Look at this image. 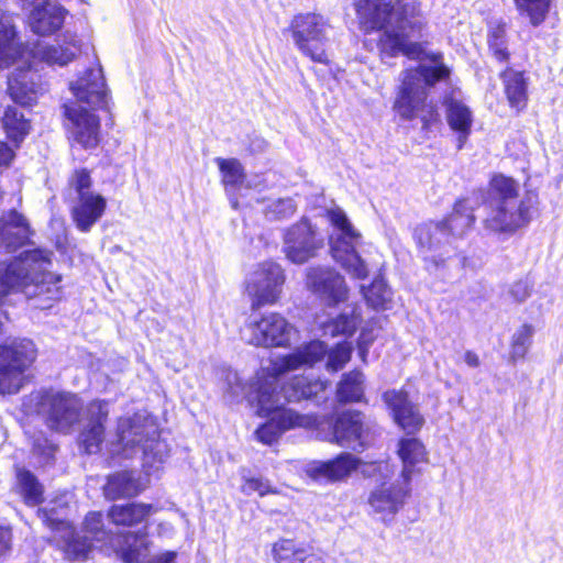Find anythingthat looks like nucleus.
<instances>
[{
    "mask_svg": "<svg viewBox=\"0 0 563 563\" xmlns=\"http://www.w3.org/2000/svg\"><path fill=\"white\" fill-rule=\"evenodd\" d=\"M360 23L366 30L379 29L380 53L394 57L404 54L418 59L416 68L400 74L393 109L401 120L420 119L422 128L428 129L438 121L437 104L429 100V89L450 75L441 54H427L421 44L411 38L420 32L423 22L420 5L415 0H398L396 4L385 0H358L355 2Z\"/></svg>",
    "mask_w": 563,
    "mask_h": 563,
    "instance_id": "nucleus-1",
    "label": "nucleus"
},
{
    "mask_svg": "<svg viewBox=\"0 0 563 563\" xmlns=\"http://www.w3.org/2000/svg\"><path fill=\"white\" fill-rule=\"evenodd\" d=\"M278 375L258 378L255 385L257 413L268 420L257 428L255 434L264 444H273L285 431L296 428H314L318 417L300 415L286 408L289 402L311 400L317 406L329 399L328 380L308 376H295L283 385Z\"/></svg>",
    "mask_w": 563,
    "mask_h": 563,
    "instance_id": "nucleus-2",
    "label": "nucleus"
},
{
    "mask_svg": "<svg viewBox=\"0 0 563 563\" xmlns=\"http://www.w3.org/2000/svg\"><path fill=\"white\" fill-rule=\"evenodd\" d=\"M44 517L69 560H85L93 541L111 544L124 563H140L146 556L144 533L125 532L113 537L103 528L101 512L93 511L86 516L82 536L69 522L53 518L47 510H44Z\"/></svg>",
    "mask_w": 563,
    "mask_h": 563,
    "instance_id": "nucleus-3",
    "label": "nucleus"
},
{
    "mask_svg": "<svg viewBox=\"0 0 563 563\" xmlns=\"http://www.w3.org/2000/svg\"><path fill=\"white\" fill-rule=\"evenodd\" d=\"M69 88L76 101L63 104L65 129L84 148H95L100 141V120L93 111L107 106V89L101 67L87 69L76 81L70 82Z\"/></svg>",
    "mask_w": 563,
    "mask_h": 563,
    "instance_id": "nucleus-4",
    "label": "nucleus"
},
{
    "mask_svg": "<svg viewBox=\"0 0 563 563\" xmlns=\"http://www.w3.org/2000/svg\"><path fill=\"white\" fill-rule=\"evenodd\" d=\"M484 206V227L497 234L512 235L531 221V197H520L519 184L504 175L492 178Z\"/></svg>",
    "mask_w": 563,
    "mask_h": 563,
    "instance_id": "nucleus-5",
    "label": "nucleus"
},
{
    "mask_svg": "<svg viewBox=\"0 0 563 563\" xmlns=\"http://www.w3.org/2000/svg\"><path fill=\"white\" fill-rule=\"evenodd\" d=\"M80 52V41L76 34L66 32L63 43L48 44L37 41L27 54L49 66H65ZM26 54L12 19L0 7V70L11 67Z\"/></svg>",
    "mask_w": 563,
    "mask_h": 563,
    "instance_id": "nucleus-6",
    "label": "nucleus"
},
{
    "mask_svg": "<svg viewBox=\"0 0 563 563\" xmlns=\"http://www.w3.org/2000/svg\"><path fill=\"white\" fill-rule=\"evenodd\" d=\"M118 454L125 459L141 453L144 466L153 467L163 463L168 456V445L159 439L158 424L154 417L137 412L132 417L121 418L118 422Z\"/></svg>",
    "mask_w": 563,
    "mask_h": 563,
    "instance_id": "nucleus-7",
    "label": "nucleus"
},
{
    "mask_svg": "<svg viewBox=\"0 0 563 563\" xmlns=\"http://www.w3.org/2000/svg\"><path fill=\"white\" fill-rule=\"evenodd\" d=\"M362 473L375 479L367 496L368 514L390 525L411 495V482L400 475L391 481L394 470L386 461L365 464Z\"/></svg>",
    "mask_w": 563,
    "mask_h": 563,
    "instance_id": "nucleus-8",
    "label": "nucleus"
},
{
    "mask_svg": "<svg viewBox=\"0 0 563 563\" xmlns=\"http://www.w3.org/2000/svg\"><path fill=\"white\" fill-rule=\"evenodd\" d=\"M327 218L333 227L329 240L333 260L352 277L365 279L369 272L368 265L357 251L362 244V235L355 230L342 209H329Z\"/></svg>",
    "mask_w": 563,
    "mask_h": 563,
    "instance_id": "nucleus-9",
    "label": "nucleus"
},
{
    "mask_svg": "<svg viewBox=\"0 0 563 563\" xmlns=\"http://www.w3.org/2000/svg\"><path fill=\"white\" fill-rule=\"evenodd\" d=\"M68 185L71 219L80 232L87 233L104 214L107 199L92 190L90 173L85 168L76 169Z\"/></svg>",
    "mask_w": 563,
    "mask_h": 563,
    "instance_id": "nucleus-10",
    "label": "nucleus"
},
{
    "mask_svg": "<svg viewBox=\"0 0 563 563\" xmlns=\"http://www.w3.org/2000/svg\"><path fill=\"white\" fill-rule=\"evenodd\" d=\"M352 351V345L347 342L338 343L329 351L322 341H311L278 358L274 364V371L277 375H282L301 366H312L327 355V369L338 372L351 360Z\"/></svg>",
    "mask_w": 563,
    "mask_h": 563,
    "instance_id": "nucleus-11",
    "label": "nucleus"
},
{
    "mask_svg": "<svg viewBox=\"0 0 563 563\" xmlns=\"http://www.w3.org/2000/svg\"><path fill=\"white\" fill-rule=\"evenodd\" d=\"M36 349L29 339H11L0 344V394H16L24 372L35 361Z\"/></svg>",
    "mask_w": 563,
    "mask_h": 563,
    "instance_id": "nucleus-12",
    "label": "nucleus"
},
{
    "mask_svg": "<svg viewBox=\"0 0 563 563\" xmlns=\"http://www.w3.org/2000/svg\"><path fill=\"white\" fill-rule=\"evenodd\" d=\"M412 236L429 272L438 273L448 268L449 262L455 255L456 246L449 239L444 223H421L415 228Z\"/></svg>",
    "mask_w": 563,
    "mask_h": 563,
    "instance_id": "nucleus-13",
    "label": "nucleus"
},
{
    "mask_svg": "<svg viewBox=\"0 0 563 563\" xmlns=\"http://www.w3.org/2000/svg\"><path fill=\"white\" fill-rule=\"evenodd\" d=\"M84 409L82 400L68 391H44L37 402V412L46 427L67 434L79 422Z\"/></svg>",
    "mask_w": 563,
    "mask_h": 563,
    "instance_id": "nucleus-14",
    "label": "nucleus"
},
{
    "mask_svg": "<svg viewBox=\"0 0 563 563\" xmlns=\"http://www.w3.org/2000/svg\"><path fill=\"white\" fill-rule=\"evenodd\" d=\"M330 24L317 13L296 15L290 24L292 40L298 51L314 63L329 64L325 52Z\"/></svg>",
    "mask_w": 563,
    "mask_h": 563,
    "instance_id": "nucleus-15",
    "label": "nucleus"
},
{
    "mask_svg": "<svg viewBox=\"0 0 563 563\" xmlns=\"http://www.w3.org/2000/svg\"><path fill=\"white\" fill-rule=\"evenodd\" d=\"M292 330L280 313L252 314L242 330V336L255 346H285L290 342Z\"/></svg>",
    "mask_w": 563,
    "mask_h": 563,
    "instance_id": "nucleus-16",
    "label": "nucleus"
},
{
    "mask_svg": "<svg viewBox=\"0 0 563 563\" xmlns=\"http://www.w3.org/2000/svg\"><path fill=\"white\" fill-rule=\"evenodd\" d=\"M285 274L282 266L267 261L257 265L246 279V292L251 297L253 311L265 305L275 303L282 292Z\"/></svg>",
    "mask_w": 563,
    "mask_h": 563,
    "instance_id": "nucleus-17",
    "label": "nucleus"
},
{
    "mask_svg": "<svg viewBox=\"0 0 563 563\" xmlns=\"http://www.w3.org/2000/svg\"><path fill=\"white\" fill-rule=\"evenodd\" d=\"M324 245V236L309 219L301 218L288 227L283 235V251L295 264H303L314 257Z\"/></svg>",
    "mask_w": 563,
    "mask_h": 563,
    "instance_id": "nucleus-18",
    "label": "nucleus"
},
{
    "mask_svg": "<svg viewBox=\"0 0 563 563\" xmlns=\"http://www.w3.org/2000/svg\"><path fill=\"white\" fill-rule=\"evenodd\" d=\"M373 423L356 410L341 412L332 427L330 441L354 451H363L373 439Z\"/></svg>",
    "mask_w": 563,
    "mask_h": 563,
    "instance_id": "nucleus-19",
    "label": "nucleus"
},
{
    "mask_svg": "<svg viewBox=\"0 0 563 563\" xmlns=\"http://www.w3.org/2000/svg\"><path fill=\"white\" fill-rule=\"evenodd\" d=\"M307 288L329 307L345 302L349 298V287L345 278L329 266L310 267L306 274Z\"/></svg>",
    "mask_w": 563,
    "mask_h": 563,
    "instance_id": "nucleus-20",
    "label": "nucleus"
},
{
    "mask_svg": "<svg viewBox=\"0 0 563 563\" xmlns=\"http://www.w3.org/2000/svg\"><path fill=\"white\" fill-rule=\"evenodd\" d=\"M23 9H30L29 24L38 35H51L60 30L68 14L60 4L51 0H19Z\"/></svg>",
    "mask_w": 563,
    "mask_h": 563,
    "instance_id": "nucleus-21",
    "label": "nucleus"
},
{
    "mask_svg": "<svg viewBox=\"0 0 563 563\" xmlns=\"http://www.w3.org/2000/svg\"><path fill=\"white\" fill-rule=\"evenodd\" d=\"M108 415V402L103 400H93L86 407V423L79 434V443L87 454H96L100 451Z\"/></svg>",
    "mask_w": 563,
    "mask_h": 563,
    "instance_id": "nucleus-22",
    "label": "nucleus"
},
{
    "mask_svg": "<svg viewBox=\"0 0 563 563\" xmlns=\"http://www.w3.org/2000/svg\"><path fill=\"white\" fill-rule=\"evenodd\" d=\"M360 465L358 457L345 452L332 460L310 464L307 472L314 481L334 483L350 477Z\"/></svg>",
    "mask_w": 563,
    "mask_h": 563,
    "instance_id": "nucleus-23",
    "label": "nucleus"
},
{
    "mask_svg": "<svg viewBox=\"0 0 563 563\" xmlns=\"http://www.w3.org/2000/svg\"><path fill=\"white\" fill-rule=\"evenodd\" d=\"M31 230L26 219L15 210L0 218V254L13 253L30 239Z\"/></svg>",
    "mask_w": 563,
    "mask_h": 563,
    "instance_id": "nucleus-24",
    "label": "nucleus"
},
{
    "mask_svg": "<svg viewBox=\"0 0 563 563\" xmlns=\"http://www.w3.org/2000/svg\"><path fill=\"white\" fill-rule=\"evenodd\" d=\"M386 405L393 412L395 422L407 433L420 429L423 418L416 407L408 400V395L401 390H388L383 396Z\"/></svg>",
    "mask_w": 563,
    "mask_h": 563,
    "instance_id": "nucleus-25",
    "label": "nucleus"
},
{
    "mask_svg": "<svg viewBox=\"0 0 563 563\" xmlns=\"http://www.w3.org/2000/svg\"><path fill=\"white\" fill-rule=\"evenodd\" d=\"M446 121L449 126L459 133L457 148L461 150L471 133L473 115L470 108L462 101L454 98L444 100Z\"/></svg>",
    "mask_w": 563,
    "mask_h": 563,
    "instance_id": "nucleus-26",
    "label": "nucleus"
},
{
    "mask_svg": "<svg viewBox=\"0 0 563 563\" xmlns=\"http://www.w3.org/2000/svg\"><path fill=\"white\" fill-rule=\"evenodd\" d=\"M504 90L511 108L521 111L527 107L528 82L523 73L511 68L501 73Z\"/></svg>",
    "mask_w": 563,
    "mask_h": 563,
    "instance_id": "nucleus-27",
    "label": "nucleus"
},
{
    "mask_svg": "<svg viewBox=\"0 0 563 563\" xmlns=\"http://www.w3.org/2000/svg\"><path fill=\"white\" fill-rule=\"evenodd\" d=\"M152 511V505L130 503L113 505L108 511V517L115 526L133 527L145 521Z\"/></svg>",
    "mask_w": 563,
    "mask_h": 563,
    "instance_id": "nucleus-28",
    "label": "nucleus"
},
{
    "mask_svg": "<svg viewBox=\"0 0 563 563\" xmlns=\"http://www.w3.org/2000/svg\"><path fill=\"white\" fill-rule=\"evenodd\" d=\"M441 222L445 224L449 239L454 245L455 240L462 238L474 224L473 208L468 205L467 200H459L454 206L453 212Z\"/></svg>",
    "mask_w": 563,
    "mask_h": 563,
    "instance_id": "nucleus-29",
    "label": "nucleus"
},
{
    "mask_svg": "<svg viewBox=\"0 0 563 563\" xmlns=\"http://www.w3.org/2000/svg\"><path fill=\"white\" fill-rule=\"evenodd\" d=\"M361 322V310L357 306L347 307L335 318L322 324L324 335L352 336Z\"/></svg>",
    "mask_w": 563,
    "mask_h": 563,
    "instance_id": "nucleus-30",
    "label": "nucleus"
},
{
    "mask_svg": "<svg viewBox=\"0 0 563 563\" xmlns=\"http://www.w3.org/2000/svg\"><path fill=\"white\" fill-rule=\"evenodd\" d=\"M426 449L416 438L401 439L398 443V455L402 461L400 476L411 482L415 466L426 461Z\"/></svg>",
    "mask_w": 563,
    "mask_h": 563,
    "instance_id": "nucleus-31",
    "label": "nucleus"
},
{
    "mask_svg": "<svg viewBox=\"0 0 563 563\" xmlns=\"http://www.w3.org/2000/svg\"><path fill=\"white\" fill-rule=\"evenodd\" d=\"M139 482L132 472H118L108 477L103 492L108 499L133 497L140 493Z\"/></svg>",
    "mask_w": 563,
    "mask_h": 563,
    "instance_id": "nucleus-32",
    "label": "nucleus"
},
{
    "mask_svg": "<svg viewBox=\"0 0 563 563\" xmlns=\"http://www.w3.org/2000/svg\"><path fill=\"white\" fill-rule=\"evenodd\" d=\"M364 379V374L357 369L343 374L336 386V400L340 404L363 401Z\"/></svg>",
    "mask_w": 563,
    "mask_h": 563,
    "instance_id": "nucleus-33",
    "label": "nucleus"
},
{
    "mask_svg": "<svg viewBox=\"0 0 563 563\" xmlns=\"http://www.w3.org/2000/svg\"><path fill=\"white\" fill-rule=\"evenodd\" d=\"M361 291L373 309H388L393 292L382 276H377L368 287L362 286Z\"/></svg>",
    "mask_w": 563,
    "mask_h": 563,
    "instance_id": "nucleus-34",
    "label": "nucleus"
},
{
    "mask_svg": "<svg viewBox=\"0 0 563 563\" xmlns=\"http://www.w3.org/2000/svg\"><path fill=\"white\" fill-rule=\"evenodd\" d=\"M19 493L29 506H36L43 501V487L37 478L27 470L16 473Z\"/></svg>",
    "mask_w": 563,
    "mask_h": 563,
    "instance_id": "nucleus-35",
    "label": "nucleus"
},
{
    "mask_svg": "<svg viewBox=\"0 0 563 563\" xmlns=\"http://www.w3.org/2000/svg\"><path fill=\"white\" fill-rule=\"evenodd\" d=\"M216 163L222 174V183L225 191L238 190L245 178L244 167L236 158H216Z\"/></svg>",
    "mask_w": 563,
    "mask_h": 563,
    "instance_id": "nucleus-36",
    "label": "nucleus"
},
{
    "mask_svg": "<svg viewBox=\"0 0 563 563\" xmlns=\"http://www.w3.org/2000/svg\"><path fill=\"white\" fill-rule=\"evenodd\" d=\"M309 550L294 540L283 539L273 545V558L276 563H303Z\"/></svg>",
    "mask_w": 563,
    "mask_h": 563,
    "instance_id": "nucleus-37",
    "label": "nucleus"
},
{
    "mask_svg": "<svg viewBox=\"0 0 563 563\" xmlns=\"http://www.w3.org/2000/svg\"><path fill=\"white\" fill-rule=\"evenodd\" d=\"M27 79H33V74L27 70L24 74H16L9 77L8 90L11 98L23 106H30L35 99V90L27 87Z\"/></svg>",
    "mask_w": 563,
    "mask_h": 563,
    "instance_id": "nucleus-38",
    "label": "nucleus"
},
{
    "mask_svg": "<svg viewBox=\"0 0 563 563\" xmlns=\"http://www.w3.org/2000/svg\"><path fill=\"white\" fill-rule=\"evenodd\" d=\"M3 128L13 141H21L30 130V123L16 107H7L2 118Z\"/></svg>",
    "mask_w": 563,
    "mask_h": 563,
    "instance_id": "nucleus-39",
    "label": "nucleus"
},
{
    "mask_svg": "<svg viewBox=\"0 0 563 563\" xmlns=\"http://www.w3.org/2000/svg\"><path fill=\"white\" fill-rule=\"evenodd\" d=\"M520 14L529 18L533 26L540 25L547 18L551 0H515Z\"/></svg>",
    "mask_w": 563,
    "mask_h": 563,
    "instance_id": "nucleus-40",
    "label": "nucleus"
},
{
    "mask_svg": "<svg viewBox=\"0 0 563 563\" xmlns=\"http://www.w3.org/2000/svg\"><path fill=\"white\" fill-rule=\"evenodd\" d=\"M297 211V203L292 198H278L269 201L264 213L269 221L287 220Z\"/></svg>",
    "mask_w": 563,
    "mask_h": 563,
    "instance_id": "nucleus-41",
    "label": "nucleus"
},
{
    "mask_svg": "<svg viewBox=\"0 0 563 563\" xmlns=\"http://www.w3.org/2000/svg\"><path fill=\"white\" fill-rule=\"evenodd\" d=\"M533 332L534 330L530 324H523L516 331L512 336L511 358L519 360L525 357L531 345Z\"/></svg>",
    "mask_w": 563,
    "mask_h": 563,
    "instance_id": "nucleus-42",
    "label": "nucleus"
},
{
    "mask_svg": "<svg viewBox=\"0 0 563 563\" xmlns=\"http://www.w3.org/2000/svg\"><path fill=\"white\" fill-rule=\"evenodd\" d=\"M505 36L506 30L501 24L492 27L488 34L489 49L499 62H506L509 58Z\"/></svg>",
    "mask_w": 563,
    "mask_h": 563,
    "instance_id": "nucleus-43",
    "label": "nucleus"
},
{
    "mask_svg": "<svg viewBox=\"0 0 563 563\" xmlns=\"http://www.w3.org/2000/svg\"><path fill=\"white\" fill-rule=\"evenodd\" d=\"M56 449V445L42 434L33 441V453L38 456V462L43 465L54 461Z\"/></svg>",
    "mask_w": 563,
    "mask_h": 563,
    "instance_id": "nucleus-44",
    "label": "nucleus"
},
{
    "mask_svg": "<svg viewBox=\"0 0 563 563\" xmlns=\"http://www.w3.org/2000/svg\"><path fill=\"white\" fill-rule=\"evenodd\" d=\"M56 449V445L42 434L33 441V453L38 456V462L43 465L54 461Z\"/></svg>",
    "mask_w": 563,
    "mask_h": 563,
    "instance_id": "nucleus-45",
    "label": "nucleus"
},
{
    "mask_svg": "<svg viewBox=\"0 0 563 563\" xmlns=\"http://www.w3.org/2000/svg\"><path fill=\"white\" fill-rule=\"evenodd\" d=\"M242 492L246 495L257 493L260 496H265L267 494L276 493V490L274 488H272L269 482L262 477L244 478V485L242 486Z\"/></svg>",
    "mask_w": 563,
    "mask_h": 563,
    "instance_id": "nucleus-46",
    "label": "nucleus"
},
{
    "mask_svg": "<svg viewBox=\"0 0 563 563\" xmlns=\"http://www.w3.org/2000/svg\"><path fill=\"white\" fill-rule=\"evenodd\" d=\"M510 294L515 300L523 301L530 296V287L527 282L519 280L512 285Z\"/></svg>",
    "mask_w": 563,
    "mask_h": 563,
    "instance_id": "nucleus-47",
    "label": "nucleus"
},
{
    "mask_svg": "<svg viewBox=\"0 0 563 563\" xmlns=\"http://www.w3.org/2000/svg\"><path fill=\"white\" fill-rule=\"evenodd\" d=\"M227 391L236 396L242 390L240 377L235 371L228 369L225 373Z\"/></svg>",
    "mask_w": 563,
    "mask_h": 563,
    "instance_id": "nucleus-48",
    "label": "nucleus"
},
{
    "mask_svg": "<svg viewBox=\"0 0 563 563\" xmlns=\"http://www.w3.org/2000/svg\"><path fill=\"white\" fill-rule=\"evenodd\" d=\"M11 531L8 528L0 527V558L10 550Z\"/></svg>",
    "mask_w": 563,
    "mask_h": 563,
    "instance_id": "nucleus-49",
    "label": "nucleus"
},
{
    "mask_svg": "<svg viewBox=\"0 0 563 563\" xmlns=\"http://www.w3.org/2000/svg\"><path fill=\"white\" fill-rule=\"evenodd\" d=\"M14 157V153L11 147L4 143H0V167L8 166Z\"/></svg>",
    "mask_w": 563,
    "mask_h": 563,
    "instance_id": "nucleus-50",
    "label": "nucleus"
},
{
    "mask_svg": "<svg viewBox=\"0 0 563 563\" xmlns=\"http://www.w3.org/2000/svg\"><path fill=\"white\" fill-rule=\"evenodd\" d=\"M464 361L470 367H478L479 366V357L476 353L472 351H467L464 355Z\"/></svg>",
    "mask_w": 563,
    "mask_h": 563,
    "instance_id": "nucleus-51",
    "label": "nucleus"
},
{
    "mask_svg": "<svg viewBox=\"0 0 563 563\" xmlns=\"http://www.w3.org/2000/svg\"><path fill=\"white\" fill-rule=\"evenodd\" d=\"M303 563H325V561L321 555L309 551Z\"/></svg>",
    "mask_w": 563,
    "mask_h": 563,
    "instance_id": "nucleus-52",
    "label": "nucleus"
},
{
    "mask_svg": "<svg viewBox=\"0 0 563 563\" xmlns=\"http://www.w3.org/2000/svg\"><path fill=\"white\" fill-rule=\"evenodd\" d=\"M235 190H230V191H227L228 196H229V200H230V205L233 209H238L239 208V200H238V197L235 196L234 194Z\"/></svg>",
    "mask_w": 563,
    "mask_h": 563,
    "instance_id": "nucleus-53",
    "label": "nucleus"
},
{
    "mask_svg": "<svg viewBox=\"0 0 563 563\" xmlns=\"http://www.w3.org/2000/svg\"><path fill=\"white\" fill-rule=\"evenodd\" d=\"M247 187H249V188H255V189H256V188H260V187H261V181H260V180H258V181H257V180H256V181L250 180V181L247 183Z\"/></svg>",
    "mask_w": 563,
    "mask_h": 563,
    "instance_id": "nucleus-54",
    "label": "nucleus"
}]
</instances>
